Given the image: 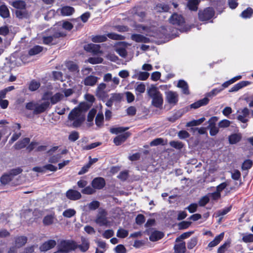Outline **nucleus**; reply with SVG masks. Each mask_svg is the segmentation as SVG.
<instances>
[{"label":"nucleus","instance_id":"1","mask_svg":"<svg viewBox=\"0 0 253 253\" xmlns=\"http://www.w3.org/2000/svg\"><path fill=\"white\" fill-rule=\"evenodd\" d=\"M103 78L104 82L106 84L100 83L98 85L95 90L96 95L100 98L106 97L107 92L105 91V89L107 87L109 89V90L114 89L120 84L119 78L117 77L113 78L110 73L105 74Z\"/></svg>","mask_w":253,"mask_h":253},{"label":"nucleus","instance_id":"2","mask_svg":"<svg viewBox=\"0 0 253 253\" xmlns=\"http://www.w3.org/2000/svg\"><path fill=\"white\" fill-rule=\"evenodd\" d=\"M68 120L71 123V125L73 127H79L84 122L85 115L81 109L75 108L69 113Z\"/></svg>","mask_w":253,"mask_h":253},{"label":"nucleus","instance_id":"3","mask_svg":"<svg viewBox=\"0 0 253 253\" xmlns=\"http://www.w3.org/2000/svg\"><path fill=\"white\" fill-rule=\"evenodd\" d=\"M9 3L17 9L15 12V14L18 18L22 19L28 17L29 14L26 9V4L24 1L21 0L10 1Z\"/></svg>","mask_w":253,"mask_h":253},{"label":"nucleus","instance_id":"4","mask_svg":"<svg viewBox=\"0 0 253 253\" xmlns=\"http://www.w3.org/2000/svg\"><path fill=\"white\" fill-rule=\"evenodd\" d=\"M148 93L152 98V103L155 107L159 108L162 106L163 103V96L155 86H152L149 89Z\"/></svg>","mask_w":253,"mask_h":253},{"label":"nucleus","instance_id":"5","mask_svg":"<svg viewBox=\"0 0 253 253\" xmlns=\"http://www.w3.org/2000/svg\"><path fill=\"white\" fill-rule=\"evenodd\" d=\"M76 242L73 240H64L60 241L58 248L65 253L76 250Z\"/></svg>","mask_w":253,"mask_h":253},{"label":"nucleus","instance_id":"6","mask_svg":"<svg viewBox=\"0 0 253 253\" xmlns=\"http://www.w3.org/2000/svg\"><path fill=\"white\" fill-rule=\"evenodd\" d=\"M64 98V95L60 92H57L52 95V93L50 91L44 93L42 97V100H47L50 99V102L52 104H55L58 102L62 100Z\"/></svg>","mask_w":253,"mask_h":253},{"label":"nucleus","instance_id":"7","mask_svg":"<svg viewBox=\"0 0 253 253\" xmlns=\"http://www.w3.org/2000/svg\"><path fill=\"white\" fill-rule=\"evenodd\" d=\"M214 14V12L212 8L208 7L199 12V18L202 21H207L211 18Z\"/></svg>","mask_w":253,"mask_h":253},{"label":"nucleus","instance_id":"8","mask_svg":"<svg viewBox=\"0 0 253 253\" xmlns=\"http://www.w3.org/2000/svg\"><path fill=\"white\" fill-rule=\"evenodd\" d=\"M66 36V34L63 32H57L55 33L52 36L43 37V42L45 44H49L50 43H54L56 42V39L60 37H64Z\"/></svg>","mask_w":253,"mask_h":253},{"label":"nucleus","instance_id":"9","mask_svg":"<svg viewBox=\"0 0 253 253\" xmlns=\"http://www.w3.org/2000/svg\"><path fill=\"white\" fill-rule=\"evenodd\" d=\"M107 213L104 209H99L98 214L95 219V222L100 226H104L107 225L108 223L107 216Z\"/></svg>","mask_w":253,"mask_h":253},{"label":"nucleus","instance_id":"10","mask_svg":"<svg viewBox=\"0 0 253 253\" xmlns=\"http://www.w3.org/2000/svg\"><path fill=\"white\" fill-rule=\"evenodd\" d=\"M166 99L170 104L175 105L178 101V94L176 92L168 91L166 92Z\"/></svg>","mask_w":253,"mask_h":253},{"label":"nucleus","instance_id":"11","mask_svg":"<svg viewBox=\"0 0 253 253\" xmlns=\"http://www.w3.org/2000/svg\"><path fill=\"white\" fill-rule=\"evenodd\" d=\"M50 103L48 101H44L42 103H36L35 109L33 111L34 114H39L44 112L49 106Z\"/></svg>","mask_w":253,"mask_h":253},{"label":"nucleus","instance_id":"12","mask_svg":"<svg viewBox=\"0 0 253 253\" xmlns=\"http://www.w3.org/2000/svg\"><path fill=\"white\" fill-rule=\"evenodd\" d=\"M81 243L77 244L76 243V249H79L82 253H85L88 251L90 247V242L88 239L82 237L81 238Z\"/></svg>","mask_w":253,"mask_h":253},{"label":"nucleus","instance_id":"13","mask_svg":"<svg viewBox=\"0 0 253 253\" xmlns=\"http://www.w3.org/2000/svg\"><path fill=\"white\" fill-rule=\"evenodd\" d=\"M169 22L173 25H180L184 23V19L181 15L174 13L169 18Z\"/></svg>","mask_w":253,"mask_h":253},{"label":"nucleus","instance_id":"14","mask_svg":"<svg viewBox=\"0 0 253 253\" xmlns=\"http://www.w3.org/2000/svg\"><path fill=\"white\" fill-rule=\"evenodd\" d=\"M133 72L134 73L132 76L133 79H137L140 81H145L149 76V73L146 72H141L136 69L133 70Z\"/></svg>","mask_w":253,"mask_h":253},{"label":"nucleus","instance_id":"15","mask_svg":"<svg viewBox=\"0 0 253 253\" xmlns=\"http://www.w3.org/2000/svg\"><path fill=\"white\" fill-rule=\"evenodd\" d=\"M66 196L69 200L76 201L80 199L82 195L80 192L77 190L69 189L66 192Z\"/></svg>","mask_w":253,"mask_h":253},{"label":"nucleus","instance_id":"16","mask_svg":"<svg viewBox=\"0 0 253 253\" xmlns=\"http://www.w3.org/2000/svg\"><path fill=\"white\" fill-rule=\"evenodd\" d=\"M99 78L97 77L89 75L84 78L83 83L86 86H94L98 82Z\"/></svg>","mask_w":253,"mask_h":253},{"label":"nucleus","instance_id":"17","mask_svg":"<svg viewBox=\"0 0 253 253\" xmlns=\"http://www.w3.org/2000/svg\"><path fill=\"white\" fill-rule=\"evenodd\" d=\"M91 185L95 189H101L105 186V181L102 177H96L92 180Z\"/></svg>","mask_w":253,"mask_h":253},{"label":"nucleus","instance_id":"18","mask_svg":"<svg viewBox=\"0 0 253 253\" xmlns=\"http://www.w3.org/2000/svg\"><path fill=\"white\" fill-rule=\"evenodd\" d=\"M56 245V242L54 240H50L42 244L40 247L42 252H45L53 248Z\"/></svg>","mask_w":253,"mask_h":253},{"label":"nucleus","instance_id":"19","mask_svg":"<svg viewBox=\"0 0 253 253\" xmlns=\"http://www.w3.org/2000/svg\"><path fill=\"white\" fill-rule=\"evenodd\" d=\"M61 15L69 16L72 15L75 12V9L71 6H64L58 9Z\"/></svg>","mask_w":253,"mask_h":253},{"label":"nucleus","instance_id":"20","mask_svg":"<svg viewBox=\"0 0 253 253\" xmlns=\"http://www.w3.org/2000/svg\"><path fill=\"white\" fill-rule=\"evenodd\" d=\"M174 246V250L175 253H185L186 248L184 241L175 242Z\"/></svg>","mask_w":253,"mask_h":253},{"label":"nucleus","instance_id":"21","mask_svg":"<svg viewBox=\"0 0 253 253\" xmlns=\"http://www.w3.org/2000/svg\"><path fill=\"white\" fill-rule=\"evenodd\" d=\"M129 135L128 132L119 135L114 139V143L117 146L120 145L126 140Z\"/></svg>","mask_w":253,"mask_h":253},{"label":"nucleus","instance_id":"22","mask_svg":"<svg viewBox=\"0 0 253 253\" xmlns=\"http://www.w3.org/2000/svg\"><path fill=\"white\" fill-rule=\"evenodd\" d=\"M131 38L137 42L148 43L150 41L149 38L140 34H133L131 35Z\"/></svg>","mask_w":253,"mask_h":253},{"label":"nucleus","instance_id":"23","mask_svg":"<svg viewBox=\"0 0 253 253\" xmlns=\"http://www.w3.org/2000/svg\"><path fill=\"white\" fill-rule=\"evenodd\" d=\"M100 46L98 44L93 43H89L84 47V49L88 51L93 52V53L97 54L100 52Z\"/></svg>","mask_w":253,"mask_h":253},{"label":"nucleus","instance_id":"24","mask_svg":"<svg viewBox=\"0 0 253 253\" xmlns=\"http://www.w3.org/2000/svg\"><path fill=\"white\" fill-rule=\"evenodd\" d=\"M251 83L249 81H241L238 84H235L233 86H232L229 92H235L239 90L241 88L246 86L249 84H250Z\"/></svg>","mask_w":253,"mask_h":253},{"label":"nucleus","instance_id":"25","mask_svg":"<svg viewBox=\"0 0 253 253\" xmlns=\"http://www.w3.org/2000/svg\"><path fill=\"white\" fill-rule=\"evenodd\" d=\"M224 235V232H222L219 235L216 236L215 238L209 244L208 247L212 248L217 246L220 241L223 240Z\"/></svg>","mask_w":253,"mask_h":253},{"label":"nucleus","instance_id":"26","mask_svg":"<svg viewBox=\"0 0 253 253\" xmlns=\"http://www.w3.org/2000/svg\"><path fill=\"white\" fill-rule=\"evenodd\" d=\"M30 142L29 138H24L20 141H18L14 146L15 149L19 150L24 148Z\"/></svg>","mask_w":253,"mask_h":253},{"label":"nucleus","instance_id":"27","mask_svg":"<svg viewBox=\"0 0 253 253\" xmlns=\"http://www.w3.org/2000/svg\"><path fill=\"white\" fill-rule=\"evenodd\" d=\"M177 86L181 88L182 90V92L185 94H189V91L188 89V85L187 83L184 80H179L177 84Z\"/></svg>","mask_w":253,"mask_h":253},{"label":"nucleus","instance_id":"28","mask_svg":"<svg viewBox=\"0 0 253 253\" xmlns=\"http://www.w3.org/2000/svg\"><path fill=\"white\" fill-rule=\"evenodd\" d=\"M241 113L242 115L238 116V120L244 123L247 122L248 120L246 117L249 114V110L247 108H245L242 110Z\"/></svg>","mask_w":253,"mask_h":253},{"label":"nucleus","instance_id":"29","mask_svg":"<svg viewBox=\"0 0 253 253\" xmlns=\"http://www.w3.org/2000/svg\"><path fill=\"white\" fill-rule=\"evenodd\" d=\"M187 6L188 8L193 11H196L197 10L198 7L197 5L200 2V0H187Z\"/></svg>","mask_w":253,"mask_h":253},{"label":"nucleus","instance_id":"30","mask_svg":"<svg viewBox=\"0 0 253 253\" xmlns=\"http://www.w3.org/2000/svg\"><path fill=\"white\" fill-rule=\"evenodd\" d=\"M163 237V234L159 231L153 232L149 237L150 241L154 242L161 239Z\"/></svg>","mask_w":253,"mask_h":253},{"label":"nucleus","instance_id":"31","mask_svg":"<svg viewBox=\"0 0 253 253\" xmlns=\"http://www.w3.org/2000/svg\"><path fill=\"white\" fill-rule=\"evenodd\" d=\"M9 11L7 7L5 5L0 6V16L4 18L9 16Z\"/></svg>","mask_w":253,"mask_h":253},{"label":"nucleus","instance_id":"32","mask_svg":"<svg viewBox=\"0 0 253 253\" xmlns=\"http://www.w3.org/2000/svg\"><path fill=\"white\" fill-rule=\"evenodd\" d=\"M43 47L40 45H36L31 48L29 51V54L30 56L37 55L42 51Z\"/></svg>","mask_w":253,"mask_h":253},{"label":"nucleus","instance_id":"33","mask_svg":"<svg viewBox=\"0 0 253 253\" xmlns=\"http://www.w3.org/2000/svg\"><path fill=\"white\" fill-rule=\"evenodd\" d=\"M169 9V7L168 4L164 3H160L156 5L155 10L158 12H167Z\"/></svg>","mask_w":253,"mask_h":253},{"label":"nucleus","instance_id":"34","mask_svg":"<svg viewBox=\"0 0 253 253\" xmlns=\"http://www.w3.org/2000/svg\"><path fill=\"white\" fill-rule=\"evenodd\" d=\"M96 114V110L94 109H91L88 112L87 121L88 123L89 126H91L93 124V121Z\"/></svg>","mask_w":253,"mask_h":253},{"label":"nucleus","instance_id":"35","mask_svg":"<svg viewBox=\"0 0 253 253\" xmlns=\"http://www.w3.org/2000/svg\"><path fill=\"white\" fill-rule=\"evenodd\" d=\"M27 238L24 236L17 237L15 240V244L18 248L24 246L27 242Z\"/></svg>","mask_w":253,"mask_h":253},{"label":"nucleus","instance_id":"36","mask_svg":"<svg viewBox=\"0 0 253 253\" xmlns=\"http://www.w3.org/2000/svg\"><path fill=\"white\" fill-rule=\"evenodd\" d=\"M205 118L204 117H203V118H202L200 119L197 120H194L190 122H188L186 124V126L187 127H190V126H198V125H200L201 124H202L205 121Z\"/></svg>","mask_w":253,"mask_h":253},{"label":"nucleus","instance_id":"37","mask_svg":"<svg viewBox=\"0 0 253 253\" xmlns=\"http://www.w3.org/2000/svg\"><path fill=\"white\" fill-rule=\"evenodd\" d=\"M95 122L96 125L99 127H100L103 125L104 122V116L102 113H99L97 114Z\"/></svg>","mask_w":253,"mask_h":253},{"label":"nucleus","instance_id":"38","mask_svg":"<svg viewBox=\"0 0 253 253\" xmlns=\"http://www.w3.org/2000/svg\"><path fill=\"white\" fill-rule=\"evenodd\" d=\"M241 139V135L239 134H233L229 137V143L232 144H235L239 142Z\"/></svg>","mask_w":253,"mask_h":253},{"label":"nucleus","instance_id":"39","mask_svg":"<svg viewBox=\"0 0 253 253\" xmlns=\"http://www.w3.org/2000/svg\"><path fill=\"white\" fill-rule=\"evenodd\" d=\"M198 238L197 237H194L190 239L187 242V248L189 250L193 249L198 243Z\"/></svg>","mask_w":253,"mask_h":253},{"label":"nucleus","instance_id":"40","mask_svg":"<svg viewBox=\"0 0 253 253\" xmlns=\"http://www.w3.org/2000/svg\"><path fill=\"white\" fill-rule=\"evenodd\" d=\"M253 14V9L251 7L247 8L241 14V16L243 18H250Z\"/></svg>","mask_w":253,"mask_h":253},{"label":"nucleus","instance_id":"41","mask_svg":"<svg viewBox=\"0 0 253 253\" xmlns=\"http://www.w3.org/2000/svg\"><path fill=\"white\" fill-rule=\"evenodd\" d=\"M40 85V82L33 80L29 84V89L32 91H35L39 88Z\"/></svg>","mask_w":253,"mask_h":253},{"label":"nucleus","instance_id":"42","mask_svg":"<svg viewBox=\"0 0 253 253\" xmlns=\"http://www.w3.org/2000/svg\"><path fill=\"white\" fill-rule=\"evenodd\" d=\"M13 179V177L9 174L2 175L0 178V182L3 184H7Z\"/></svg>","mask_w":253,"mask_h":253},{"label":"nucleus","instance_id":"43","mask_svg":"<svg viewBox=\"0 0 253 253\" xmlns=\"http://www.w3.org/2000/svg\"><path fill=\"white\" fill-rule=\"evenodd\" d=\"M128 235V231L123 228H119L117 232V236L120 238H125Z\"/></svg>","mask_w":253,"mask_h":253},{"label":"nucleus","instance_id":"44","mask_svg":"<svg viewBox=\"0 0 253 253\" xmlns=\"http://www.w3.org/2000/svg\"><path fill=\"white\" fill-rule=\"evenodd\" d=\"M107 38L104 35H98L92 36L91 37V41L94 42H101L106 41Z\"/></svg>","mask_w":253,"mask_h":253},{"label":"nucleus","instance_id":"45","mask_svg":"<svg viewBox=\"0 0 253 253\" xmlns=\"http://www.w3.org/2000/svg\"><path fill=\"white\" fill-rule=\"evenodd\" d=\"M76 211L72 209H68L65 210L62 213L63 216L67 218H70L75 215Z\"/></svg>","mask_w":253,"mask_h":253},{"label":"nucleus","instance_id":"46","mask_svg":"<svg viewBox=\"0 0 253 253\" xmlns=\"http://www.w3.org/2000/svg\"><path fill=\"white\" fill-rule=\"evenodd\" d=\"M54 216L53 215H48L45 216L43 219V223L45 225H49L53 223Z\"/></svg>","mask_w":253,"mask_h":253},{"label":"nucleus","instance_id":"47","mask_svg":"<svg viewBox=\"0 0 253 253\" xmlns=\"http://www.w3.org/2000/svg\"><path fill=\"white\" fill-rule=\"evenodd\" d=\"M66 66L69 70L71 72H78L79 71L77 65L73 62H69L67 63Z\"/></svg>","mask_w":253,"mask_h":253},{"label":"nucleus","instance_id":"48","mask_svg":"<svg viewBox=\"0 0 253 253\" xmlns=\"http://www.w3.org/2000/svg\"><path fill=\"white\" fill-rule=\"evenodd\" d=\"M79 138V133L76 131H72L68 136V139L70 141L75 142Z\"/></svg>","mask_w":253,"mask_h":253},{"label":"nucleus","instance_id":"49","mask_svg":"<svg viewBox=\"0 0 253 253\" xmlns=\"http://www.w3.org/2000/svg\"><path fill=\"white\" fill-rule=\"evenodd\" d=\"M116 51L122 57L125 58L127 55L126 48L124 46L117 47Z\"/></svg>","mask_w":253,"mask_h":253},{"label":"nucleus","instance_id":"50","mask_svg":"<svg viewBox=\"0 0 253 253\" xmlns=\"http://www.w3.org/2000/svg\"><path fill=\"white\" fill-rule=\"evenodd\" d=\"M230 244V241L225 242L218 249L217 253H224L225 251L229 247Z\"/></svg>","mask_w":253,"mask_h":253},{"label":"nucleus","instance_id":"51","mask_svg":"<svg viewBox=\"0 0 253 253\" xmlns=\"http://www.w3.org/2000/svg\"><path fill=\"white\" fill-rule=\"evenodd\" d=\"M107 37L110 39L115 40H121L124 39V37L122 35L117 34L114 33H111L107 34Z\"/></svg>","mask_w":253,"mask_h":253},{"label":"nucleus","instance_id":"52","mask_svg":"<svg viewBox=\"0 0 253 253\" xmlns=\"http://www.w3.org/2000/svg\"><path fill=\"white\" fill-rule=\"evenodd\" d=\"M231 124L230 121L228 120H222L220 121L218 124V126L219 128H226L228 127Z\"/></svg>","mask_w":253,"mask_h":253},{"label":"nucleus","instance_id":"53","mask_svg":"<svg viewBox=\"0 0 253 253\" xmlns=\"http://www.w3.org/2000/svg\"><path fill=\"white\" fill-rule=\"evenodd\" d=\"M169 145L177 149H181L183 146V143L179 141H171L169 142Z\"/></svg>","mask_w":253,"mask_h":253},{"label":"nucleus","instance_id":"54","mask_svg":"<svg viewBox=\"0 0 253 253\" xmlns=\"http://www.w3.org/2000/svg\"><path fill=\"white\" fill-rule=\"evenodd\" d=\"M43 169L44 173L47 170L50 171H55L57 169V168L52 164H48L43 166Z\"/></svg>","mask_w":253,"mask_h":253},{"label":"nucleus","instance_id":"55","mask_svg":"<svg viewBox=\"0 0 253 253\" xmlns=\"http://www.w3.org/2000/svg\"><path fill=\"white\" fill-rule=\"evenodd\" d=\"M192 233V232H185L182 234L179 237L177 238L175 240V242L183 241V239H186L190 237Z\"/></svg>","mask_w":253,"mask_h":253},{"label":"nucleus","instance_id":"56","mask_svg":"<svg viewBox=\"0 0 253 253\" xmlns=\"http://www.w3.org/2000/svg\"><path fill=\"white\" fill-rule=\"evenodd\" d=\"M21 132L20 131L19 132H16L13 133L12 135L11 139L9 141V143L10 144H12L14 142L16 141L21 135Z\"/></svg>","mask_w":253,"mask_h":253},{"label":"nucleus","instance_id":"57","mask_svg":"<svg viewBox=\"0 0 253 253\" xmlns=\"http://www.w3.org/2000/svg\"><path fill=\"white\" fill-rule=\"evenodd\" d=\"M127 129V128H124L123 127H114L110 129V132L112 133L118 134V133L125 131Z\"/></svg>","mask_w":253,"mask_h":253},{"label":"nucleus","instance_id":"58","mask_svg":"<svg viewBox=\"0 0 253 253\" xmlns=\"http://www.w3.org/2000/svg\"><path fill=\"white\" fill-rule=\"evenodd\" d=\"M61 26L63 29L68 31L71 30L73 27V25L71 23L66 21H63Z\"/></svg>","mask_w":253,"mask_h":253},{"label":"nucleus","instance_id":"59","mask_svg":"<svg viewBox=\"0 0 253 253\" xmlns=\"http://www.w3.org/2000/svg\"><path fill=\"white\" fill-rule=\"evenodd\" d=\"M100 206V203L98 201H93L88 204V208L90 210H95L97 209Z\"/></svg>","mask_w":253,"mask_h":253},{"label":"nucleus","instance_id":"60","mask_svg":"<svg viewBox=\"0 0 253 253\" xmlns=\"http://www.w3.org/2000/svg\"><path fill=\"white\" fill-rule=\"evenodd\" d=\"M210 128V134L211 136H214L219 132V127L216 126L209 127Z\"/></svg>","mask_w":253,"mask_h":253},{"label":"nucleus","instance_id":"61","mask_svg":"<svg viewBox=\"0 0 253 253\" xmlns=\"http://www.w3.org/2000/svg\"><path fill=\"white\" fill-rule=\"evenodd\" d=\"M103 59L100 57H90L88 59V62L93 64L101 63Z\"/></svg>","mask_w":253,"mask_h":253},{"label":"nucleus","instance_id":"62","mask_svg":"<svg viewBox=\"0 0 253 253\" xmlns=\"http://www.w3.org/2000/svg\"><path fill=\"white\" fill-rule=\"evenodd\" d=\"M253 165L252 162L250 160H246L242 165V169L243 170H246L250 169Z\"/></svg>","mask_w":253,"mask_h":253},{"label":"nucleus","instance_id":"63","mask_svg":"<svg viewBox=\"0 0 253 253\" xmlns=\"http://www.w3.org/2000/svg\"><path fill=\"white\" fill-rule=\"evenodd\" d=\"M209 198L207 196H205L203 197H202L199 201V205L201 206H205L209 202Z\"/></svg>","mask_w":253,"mask_h":253},{"label":"nucleus","instance_id":"64","mask_svg":"<svg viewBox=\"0 0 253 253\" xmlns=\"http://www.w3.org/2000/svg\"><path fill=\"white\" fill-rule=\"evenodd\" d=\"M242 240L245 243L253 242V234H249L244 235Z\"/></svg>","mask_w":253,"mask_h":253}]
</instances>
